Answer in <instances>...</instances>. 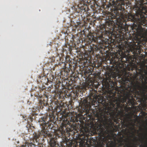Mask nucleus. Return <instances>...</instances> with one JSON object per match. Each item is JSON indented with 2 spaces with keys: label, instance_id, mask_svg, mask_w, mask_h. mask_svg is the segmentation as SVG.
<instances>
[{
  "label": "nucleus",
  "instance_id": "f257e3e1",
  "mask_svg": "<svg viewBox=\"0 0 147 147\" xmlns=\"http://www.w3.org/2000/svg\"><path fill=\"white\" fill-rule=\"evenodd\" d=\"M124 4H121L119 1H112L111 12L108 14L106 17L105 24L103 25V29H101L98 31L96 36V39L101 40L100 42L104 43L107 41L109 38V35L114 36L116 38H118L120 40H123L126 34L127 29L126 23L122 19H117V16L120 14L119 11H123L125 10Z\"/></svg>",
  "mask_w": 147,
  "mask_h": 147
},
{
  "label": "nucleus",
  "instance_id": "f03ea898",
  "mask_svg": "<svg viewBox=\"0 0 147 147\" xmlns=\"http://www.w3.org/2000/svg\"><path fill=\"white\" fill-rule=\"evenodd\" d=\"M48 115L45 116L44 117H41L39 121L38 122L40 123V126H42V130L38 132V133H35L33 138V141H35L37 142L39 140V138L41 136H42L43 138H46L47 137L51 138L50 141V145L51 147H57L59 145L57 144V140L56 139H55L52 138V134L47 131V130L45 129L46 127L49 128H51L53 127V124H50L49 122V121H51L52 119H54V115L52 113L51 115H49V119H48Z\"/></svg>",
  "mask_w": 147,
  "mask_h": 147
},
{
  "label": "nucleus",
  "instance_id": "7ed1b4c3",
  "mask_svg": "<svg viewBox=\"0 0 147 147\" xmlns=\"http://www.w3.org/2000/svg\"><path fill=\"white\" fill-rule=\"evenodd\" d=\"M144 0H140L133 7V9L135 11V14L128 13L127 19L129 21L135 22L138 21L143 23L147 21V14L143 12L145 11L146 8L143 5Z\"/></svg>",
  "mask_w": 147,
  "mask_h": 147
},
{
  "label": "nucleus",
  "instance_id": "20e7f679",
  "mask_svg": "<svg viewBox=\"0 0 147 147\" xmlns=\"http://www.w3.org/2000/svg\"><path fill=\"white\" fill-rule=\"evenodd\" d=\"M79 3L77 5H73L71 8L76 12L80 13L82 17V14L83 15L84 13L86 14L89 9L88 6V2L87 0H79Z\"/></svg>",
  "mask_w": 147,
  "mask_h": 147
},
{
  "label": "nucleus",
  "instance_id": "39448f33",
  "mask_svg": "<svg viewBox=\"0 0 147 147\" xmlns=\"http://www.w3.org/2000/svg\"><path fill=\"white\" fill-rule=\"evenodd\" d=\"M89 136V131L88 127H82L80 129V133L78 137V139L80 144H83L88 141Z\"/></svg>",
  "mask_w": 147,
  "mask_h": 147
},
{
  "label": "nucleus",
  "instance_id": "423d86ee",
  "mask_svg": "<svg viewBox=\"0 0 147 147\" xmlns=\"http://www.w3.org/2000/svg\"><path fill=\"white\" fill-rule=\"evenodd\" d=\"M131 61H130L127 57H122L119 54V55L115 58L114 63L118 68L122 69L124 67V63H130L132 61L131 59Z\"/></svg>",
  "mask_w": 147,
  "mask_h": 147
},
{
  "label": "nucleus",
  "instance_id": "0eeeda50",
  "mask_svg": "<svg viewBox=\"0 0 147 147\" xmlns=\"http://www.w3.org/2000/svg\"><path fill=\"white\" fill-rule=\"evenodd\" d=\"M89 99L90 101H88V98H86L83 99V100H82V107L83 109L80 112L81 114L83 113V112L85 111H87L89 109L91 108V105H94L93 102L94 101V100L92 99L91 97H89Z\"/></svg>",
  "mask_w": 147,
  "mask_h": 147
},
{
  "label": "nucleus",
  "instance_id": "6e6552de",
  "mask_svg": "<svg viewBox=\"0 0 147 147\" xmlns=\"http://www.w3.org/2000/svg\"><path fill=\"white\" fill-rule=\"evenodd\" d=\"M128 49L126 51L128 54H129L130 52H132L134 55L140 54L141 53L140 47L137 46L135 43L128 45Z\"/></svg>",
  "mask_w": 147,
  "mask_h": 147
},
{
  "label": "nucleus",
  "instance_id": "1a4fd4ad",
  "mask_svg": "<svg viewBox=\"0 0 147 147\" xmlns=\"http://www.w3.org/2000/svg\"><path fill=\"white\" fill-rule=\"evenodd\" d=\"M134 69L136 71V75L138 76L139 75L144 78L145 75H147V71L145 67L141 65H140L139 67H138L136 65H134L131 69L132 70Z\"/></svg>",
  "mask_w": 147,
  "mask_h": 147
},
{
  "label": "nucleus",
  "instance_id": "9d476101",
  "mask_svg": "<svg viewBox=\"0 0 147 147\" xmlns=\"http://www.w3.org/2000/svg\"><path fill=\"white\" fill-rule=\"evenodd\" d=\"M70 124L69 120H67V118H65V119L63 120V122L62 123V127H61L60 130V132L61 134V136H62L64 135L65 134L66 132L67 133H69L71 131V130L69 128L67 127V125Z\"/></svg>",
  "mask_w": 147,
  "mask_h": 147
},
{
  "label": "nucleus",
  "instance_id": "9b49d317",
  "mask_svg": "<svg viewBox=\"0 0 147 147\" xmlns=\"http://www.w3.org/2000/svg\"><path fill=\"white\" fill-rule=\"evenodd\" d=\"M48 97L45 95L41 98L40 100L39 105L37 106L36 107V111L38 110L40 111V109H42L44 106L46 105H48Z\"/></svg>",
  "mask_w": 147,
  "mask_h": 147
},
{
  "label": "nucleus",
  "instance_id": "f8f14e48",
  "mask_svg": "<svg viewBox=\"0 0 147 147\" xmlns=\"http://www.w3.org/2000/svg\"><path fill=\"white\" fill-rule=\"evenodd\" d=\"M74 25L75 29H77V30H80L82 31V28L85 26V22L80 20H78L74 23ZM82 30H83V29Z\"/></svg>",
  "mask_w": 147,
  "mask_h": 147
},
{
  "label": "nucleus",
  "instance_id": "ddd939ff",
  "mask_svg": "<svg viewBox=\"0 0 147 147\" xmlns=\"http://www.w3.org/2000/svg\"><path fill=\"white\" fill-rule=\"evenodd\" d=\"M54 109L57 112H59L62 110V107L61 104L58 102H55L54 106Z\"/></svg>",
  "mask_w": 147,
  "mask_h": 147
},
{
  "label": "nucleus",
  "instance_id": "4468645a",
  "mask_svg": "<svg viewBox=\"0 0 147 147\" xmlns=\"http://www.w3.org/2000/svg\"><path fill=\"white\" fill-rule=\"evenodd\" d=\"M35 145L32 142H26L24 145L21 146V147H35Z\"/></svg>",
  "mask_w": 147,
  "mask_h": 147
},
{
  "label": "nucleus",
  "instance_id": "2eb2a0df",
  "mask_svg": "<svg viewBox=\"0 0 147 147\" xmlns=\"http://www.w3.org/2000/svg\"><path fill=\"white\" fill-rule=\"evenodd\" d=\"M81 87V89L86 90L87 89V88H88V84L86 82H83Z\"/></svg>",
  "mask_w": 147,
  "mask_h": 147
},
{
  "label": "nucleus",
  "instance_id": "dca6fc26",
  "mask_svg": "<svg viewBox=\"0 0 147 147\" xmlns=\"http://www.w3.org/2000/svg\"><path fill=\"white\" fill-rule=\"evenodd\" d=\"M36 115V114L35 113H33L32 114V116H31L28 117L27 119V122L29 123L30 122H32L33 120V118L32 117L33 116H34V115Z\"/></svg>",
  "mask_w": 147,
  "mask_h": 147
},
{
  "label": "nucleus",
  "instance_id": "f3484780",
  "mask_svg": "<svg viewBox=\"0 0 147 147\" xmlns=\"http://www.w3.org/2000/svg\"><path fill=\"white\" fill-rule=\"evenodd\" d=\"M90 37V38L89 36H88V37L89 38V40H90L91 42L93 41H94V42H96V40L94 39L93 36H91Z\"/></svg>",
  "mask_w": 147,
  "mask_h": 147
},
{
  "label": "nucleus",
  "instance_id": "a211bd4d",
  "mask_svg": "<svg viewBox=\"0 0 147 147\" xmlns=\"http://www.w3.org/2000/svg\"><path fill=\"white\" fill-rule=\"evenodd\" d=\"M77 118L76 117H74L73 119L72 118H71L70 119V121L71 122H77Z\"/></svg>",
  "mask_w": 147,
  "mask_h": 147
},
{
  "label": "nucleus",
  "instance_id": "6ab92c4d",
  "mask_svg": "<svg viewBox=\"0 0 147 147\" xmlns=\"http://www.w3.org/2000/svg\"><path fill=\"white\" fill-rule=\"evenodd\" d=\"M64 72H65L66 73V74L67 75L68 74V73L69 71V70L68 68H67L66 67H65L63 69Z\"/></svg>",
  "mask_w": 147,
  "mask_h": 147
},
{
  "label": "nucleus",
  "instance_id": "aec40b11",
  "mask_svg": "<svg viewBox=\"0 0 147 147\" xmlns=\"http://www.w3.org/2000/svg\"><path fill=\"white\" fill-rule=\"evenodd\" d=\"M90 47L91 49V51H94V49L93 47H92L91 46H90Z\"/></svg>",
  "mask_w": 147,
  "mask_h": 147
},
{
  "label": "nucleus",
  "instance_id": "412c9836",
  "mask_svg": "<svg viewBox=\"0 0 147 147\" xmlns=\"http://www.w3.org/2000/svg\"><path fill=\"white\" fill-rule=\"evenodd\" d=\"M52 78H53V79H52V80H53V76H52Z\"/></svg>",
  "mask_w": 147,
  "mask_h": 147
},
{
  "label": "nucleus",
  "instance_id": "4be33fe9",
  "mask_svg": "<svg viewBox=\"0 0 147 147\" xmlns=\"http://www.w3.org/2000/svg\"><path fill=\"white\" fill-rule=\"evenodd\" d=\"M97 97H96V98H95V99L96 100V99H97Z\"/></svg>",
  "mask_w": 147,
  "mask_h": 147
},
{
  "label": "nucleus",
  "instance_id": "5701e85b",
  "mask_svg": "<svg viewBox=\"0 0 147 147\" xmlns=\"http://www.w3.org/2000/svg\"><path fill=\"white\" fill-rule=\"evenodd\" d=\"M65 142H66V141H65ZM66 142H69V141L66 142Z\"/></svg>",
  "mask_w": 147,
  "mask_h": 147
},
{
  "label": "nucleus",
  "instance_id": "b1692460",
  "mask_svg": "<svg viewBox=\"0 0 147 147\" xmlns=\"http://www.w3.org/2000/svg\"><path fill=\"white\" fill-rule=\"evenodd\" d=\"M28 125H30V124H28Z\"/></svg>",
  "mask_w": 147,
  "mask_h": 147
},
{
  "label": "nucleus",
  "instance_id": "393cba45",
  "mask_svg": "<svg viewBox=\"0 0 147 147\" xmlns=\"http://www.w3.org/2000/svg\"><path fill=\"white\" fill-rule=\"evenodd\" d=\"M134 138L135 139H136V137H135Z\"/></svg>",
  "mask_w": 147,
  "mask_h": 147
},
{
  "label": "nucleus",
  "instance_id": "a878e982",
  "mask_svg": "<svg viewBox=\"0 0 147 147\" xmlns=\"http://www.w3.org/2000/svg\"><path fill=\"white\" fill-rule=\"evenodd\" d=\"M125 131H126V129H125Z\"/></svg>",
  "mask_w": 147,
  "mask_h": 147
},
{
  "label": "nucleus",
  "instance_id": "bb28decb",
  "mask_svg": "<svg viewBox=\"0 0 147 147\" xmlns=\"http://www.w3.org/2000/svg\"><path fill=\"white\" fill-rule=\"evenodd\" d=\"M84 16V17H85L84 16Z\"/></svg>",
  "mask_w": 147,
  "mask_h": 147
}]
</instances>
